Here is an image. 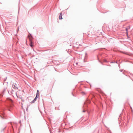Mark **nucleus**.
<instances>
[{
  "label": "nucleus",
  "mask_w": 133,
  "mask_h": 133,
  "mask_svg": "<svg viewBox=\"0 0 133 133\" xmlns=\"http://www.w3.org/2000/svg\"><path fill=\"white\" fill-rule=\"evenodd\" d=\"M8 92L9 93L10 95L14 94L15 92L12 89H11L10 90H8Z\"/></svg>",
  "instance_id": "2"
},
{
  "label": "nucleus",
  "mask_w": 133,
  "mask_h": 133,
  "mask_svg": "<svg viewBox=\"0 0 133 133\" xmlns=\"http://www.w3.org/2000/svg\"><path fill=\"white\" fill-rule=\"evenodd\" d=\"M120 71H121V72H122V71L121 70H120Z\"/></svg>",
  "instance_id": "20"
},
{
  "label": "nucleus",
  "mask_w": 133,
  "mask_h": 133,
  "mask_svg": "<svg viewBox=\"0 0 133 133\" xmlns=\"http://www.w3.org/2000/svg\"><path fill=\"white\" fill-rule=\"evenodd\" d=\"M36 100L37 99H36V98H35L31 102V103H34V102H35V101H36Z\"/></svg>",
  "instance_id": "6"
},
{
  "label": "nucleus",
  "mask_w": 133,
  "mask_h": 133,
  "mask_svg": "<svg viewBox=\"0 0 133 133\" xmlns=\"http://www.w3.org/2000/svg\"><path fill=\"white\" fill-rule=\"evenodd\" d=\"M10 100H11V102H12V100H11V99H10Z\"/></svg>",
  "instance_id": "16"
},
{
  "label": "nucleus",
  "mask_w": 133,
  "mask_h": 133,
  "mask_svg": "<svg viewBox=\"0 0 133 133\" xmlns=\"http://www.w3.org/2000/svg\"><path fill=\"white\" fill-rule=\"evenodd\" d=\"M2 115V116H0L3 119H6V116L5 115L4 113H3Z\"/></svg>",
  "instance_id": "3"
},
{
  "label": "nucleus",
  "mask_w": 133,
  "mask_h": 133,
  "mask_svg": "<svg viewBox=\"0 0 133 133\" xmlns=\"http://www.w3.org/2000/svg\"><path fill=\"white\" fill-rule=\"evenodd\" d=\"M62 13L61 12L60 13V15L59 16V19L61 20L62 19Z\"/></svg>",
  "instance_id": "4"
},
{
  "label": "nucleus",
  "mask_w": 133,
  "mask_h": 133,
  "mask_svg": "<svg viewBox=\"0 0 133 133\" xmlns=\"http://www.w3.org/2000/svg\"><path fill=\"white\" fill-rule=\"evenodd\" d=\"M86 104V103L85 102H84V104Z\"/></svg>",
  "instance_id": "18"
},
{
  "label": "nucleus",
  "mask_w": 133,
  "mask_h": 133,
  "mask_svg": "<svg viewBox=\"0 0 133 133\" xmlns=\"http://www.w3.org/2000/svg\"><path fill=\"white\" fill-rule=\"evenodd\" d=\"M126 30L127 31L126 32L127 33L128 32L127 31L128 30V28H126Z\"/></svg>",
  "instance_id": "12"
},
{
  "label": "nucleus",
  "mask_w": 133,
  "mask_h": 133,
  "mask_svg": "<svg viewBox=\"0 0 133 133\" xmlns=\"http://www.w3.org/2000/svg\"><path fill=\"white\" fill-rule=\"evenodd\" d=\"M12 87L15 90H17L18 89L17 85L16 83H13L12 85Z\"/></svg>",
  "instance_id": "1"
},
{
  "label": "nucleus",
  "mask_w": 133,
  "mask_h": 133,
  "mask_svg": "<svg viewBox=\"0 0 133 133\" xmlns=\"http://www.w3.org/2000/svg\"><path fill=\"white\" fill-rule=\"evenodd\" d=\"M38 96V95H36V96L35 97V98H36V99H37V97H37Z\"/></svg>",
  "instance_id": "11"
},
{
  "label": "nucleus",
  "mask_w": 133,
  "mask_h": 133,
  "mask_svg": "<svg viewBox=\"0 0 133 133\" xmlns=\"http://www.w3.org/2000/svg\"><path fill=\"white\" fill-rule=\"evenodd\" d=\"M15 94H16V96H17V92H15Z\"/></svg>",
  "instance_id": "13"
},
{
  "label": "nucleus",
  "mask_w": 133,
  "mask_h": 133,
  "mask_svg": "<svg viewBox=\"0 0 133 133\" xmlns=\"http://www.w3.org/2000/svg\"><path fill=\"white\" fill-rule=\"evenodd\" d=\"M6 78H5V79H4V82H5V81H6Z\"/></svg>",
  "instance_id": "14"
},
{
  "label": "nucleus",
  "mask_w": 133,
  "mask_h": 133,
  "mask_svg": "<svg viewBox=\"0 0 133 133\" xmlns=\"http://www.w3.org/2000/svg\"><path fill=\"white\" fill-rule=\"evenodd\" d=\"M85 111H85V110H83V112H85Z\"/></svg>",
  "instance_id": "15"
},
{
  "label": "nucleus",
  "mask_w": 133,
  "mask_h": 133,
  "mask_svg": "<svg viewBox=\"0 0 133 133\" xmlns=\"http://www.w3.org/2000/svg\"><path fill=\"white\" fill-rule=\"evenodd\" d=\"M72 95H73L74 96V95H73V94H72Z\"/></svg>",
  "instance_id": "21"
},
{
  "label": "nucleus",
  "mask_w": 133,
  "mask_h": 133,
  "mask_svg": "<svg viewBox=\"0 0 133 133\" xmlns=\"http://www.w3.org/2000/svg\"><path fill=\"white\" fill-rule=\"evenodd\" d=\"M5 90V89H4V91H3V92H2V94H0V98H1L3 96V94L4 93V92Z\"/></svg>",
  "instance_id": "5"
},
{
  "label": "nucleus",
  "mask_w": 133,
  "mask_h": 133,
  "mask_svg": "<svg viewBox=\"0 0 133 133\" xmlns=\"http://www.w3.org/2000/svg\"><path fill=\"white\" fill-rule=\"evenodd\" d=\"M82 94H83V95H85L86 94V93L85 92H82Z\"/></svg>",
  "instance_id": "9"
},
{
  "label": "nucleus",
  "mask_w": 133,
  "mask_h": 133,
  "mask_svg": "<svg viewBox=\"0 0 133 133\" xmlns=\"http://www.w3.org/2000/svg\"><path fill=\"white\" fill-rule=\"evenodd\" d=\"M29 106H30V105H28V106H27V107L26 108V110H27L28 109Z\"/></svg>",
  "instance_id": "10"
},
{
  "label": "nucleus",
  "mask_w": 133,
  "mask_h": 133,
  "mask_svg": "<svg viewBox=\"0 0 133 133\" xmlns=\"http://www.w3.org/2000/svg\"><path fill=\"white\" fill-rule=\"evenodd\" d=\"M39 91L38 90H37V95H38V96L39 95Z\"/></svg>",
  "instance_id": "8"
},
{
  "label": "nucleus",
  "mask_w": 133,
  "mask_h": 133,
  "mask_svg": "<svg viewBox=\"0 0 133 133\" xmlns=\"http://www.w3.org/2000/svg\"><path fill=\"white\" fill-rule=\"evenodd\" d=\"M90 102V101H88V103H89Z\"/></svg>",
  "instance_id": "17"
},
{
  "label": "nucleus",
  "mask_w": 133,
  "mask_h": 133,
  "mask_svg": "<svg viewBox=\"0 0 133 133\" xmlns=\"http://www.w3.org/2000/svg\"><path fill=\"white\" fill-rule=\"evenodd\" d=\"M18 30H19V28L18 29V30L17 31V32L18 31Z\"/></svg>",
  "instance_id": "19"
},
{
  "label": "nucleus",
  "mask_w": 133,
  "mask_h": 133,
  "mask_svg": "<svg viewBox=\"0 0 133 133\" xmlns=\"http://www.w3.org/2000/svg\"><path fill=\"white\" fill-rule=\"evenodd\" d=\"M30 46L31 47H32L33 46V45H32V41L30 40Z\"/></svg>",
  "instance_id": "7"
},
{
  "label": "nucleus",
  "mask_w": 133,
  "mask_h": 133,
  "mask_svg": "<svg viewBox=\"0 0 133 133\" xmlns=\"http://www.w3.org/2000/svg\"><path fill=\"white\" fill-rule=\"evenodd\" d=\"M128 27L129 28H130V27L129 26Z\"/></svg>",
  "instance_id": "22"
}]
</instances>
